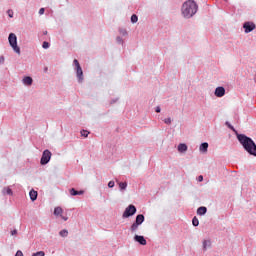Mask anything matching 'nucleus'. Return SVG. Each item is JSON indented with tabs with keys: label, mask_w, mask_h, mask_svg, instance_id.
<instances>
[{
	"label": "nucleus",
	"mask_w": 256,
	"mask_h": 256,
	"mask_svg": "<svg viewBox=\"0 0 256 256\" xmlns=\"http://www.w3.org/2000/svg\"><path fill=\"white\" fill-rule=\"evenodd\" d=\"M198 181H199V182L203 181V176L200 175V176L198 177Z\"/></svg>",
	"instance_id": "32"
},
{
	"label": "nucleus",
	"mask_w": 256,
	"mask_h": 256,
	"mask_svg": "<svg viewBox=\"0 0 256 256\" xmlns=\"http://www.w3.org/2000/svg\"><path fill=\"white\" fill-rule=\"evenodd\" d=\"M199 6L194 0H187L183 3L181 13L185 19H191L195 13H197Z\"/></svg>",
	"instance_id": "2"
},
{
	"label": "nucleus",
	"mask_w": 256,
	"mask_h": 256,
	"mask_svg": "<svg viewBox=\"0 0 256 256\" xmlns=\"http://www.w3.org/2000/svg\"><path fill=\"white\" fill-rule=\"evenodd\" d=\"M118 185H119L121 191H125V189H127V182H119Z\"/></svg>",
	"instance_id": "20"
},
{
	"label": "nucleus",
	"mask_w": 256,
	"mask_h": 256,
	"mask_svg": "<svg viewBox=\"0 0 256 256\" xmlns=\"http://www.w3.org/2000/svg\"><path fill=\"white\" fill-rule=\"evenodd\" d=\"M108 187H109L110 189H113V187H115V182H114V181H110V182L108 183Z\"/></svg>",
	"instance_id": "26"
},
{
	"label": "nucleus",
	"mask_w": 256,
	"mask_h": 256,
	"mask_svg": "<svg viewBox=\"0 0 256 256\" xmlns=\"http://www.w3.org/2000/svg\"><path fill=\"white\" fill-rule=\"evenodd\" d=\"M226 125H228L229 129L235 132V128L231 124H229V122H226Z\"/></svg>",
	"instance_id": "29"
},
{
	"label": "nucleus",
	"mask_w": 256,
	"mask_h": 256,
	"mask_svg": "<svg viewBox=\"0 0 256 256\" xmlns=\"http://www.w3.org/2000/svg\"><path fill=\"white\" fill-rule=\"evenodd\" d=\"M225 95V88L224 87H217L215 89V96L216 97H223Z\"/></svg>",
	"instance_id": "11"
},
{
	"label": "nucleus",
	"mask_w": 256,
	"mask_h": 256,
	"mask_svg": "<svg viewBox=\"0 0 256 256\" xmlns=\"http://www.w3.org/2000/svg\"><path fill=\"white\" fill-rule=\"evenodd\" d=\"M243 27L245 29V33H251V31H254L256 26L253 22H245Z\"/></svg>",
	"instance_id": "9"
},
{
	"label": "nucleus",
	"mask_w": 256,
	"mask_h": 256,
	"mask_svg": "<svg viewBox=\"0 0 256 256\" xmlns=\"http://www.w3.org/2000/svg\"><path fill=\"white\" fill-rule=\"evenodd\" d=\"M237 139L249 155L256 157V145L253 139L247 137L245 134H238Z\"/></svg>",
	"instance_id": "1"
},
{
	"label": "nucleus",
	"mask_w": 256,
	"mask_h": 256,
	"mask_svg": "<svg viewBox=\"0 0 256 256\" xmlns=\"http://www.w3.org/2000/svg\"><path fill=\"white\" fill-rule=\"evenodd\" d=\"M54 215L55 217H61L63 221H67L69 219L68 217L63 216V208L59 206L54 209Z\"/></svg>",
	"instance_id": "8"
},
{
	"label": "nucleus",
	"mask_w": 256,
	"mask_h": 256,
	"mask_svg": "<svg viewBox=\"0 0 256 256\" xmlns=\"http://www.w3.org/2000/svg\"><path fill=\"white\" fill-rule=\"evenodd\" d=\"M83 191H77L74 188L70 189V195L75 196V195H83Z\"/></svg>",
	"instance_id": "19"
},
{
	"label": "nucleus",
	"mask_w": 256,
	"mask_h": 256,
	"mask_svg": "<svg viewBox=\"0 0 256 256\" xmlns=\"http://www.w3.org/2000/svg\"><path fill=\"white\" fill-rule=\"evenodd\" d=\"M144 221H145V216L143 214L137 215L135 222L130 227L131 233H135V231L139 229V225H141Z\"/></svg>",
	"instance_id": "4"
},
{
	"label": "nucleus",
	"mask_w": 256,
	"mask_h": 256,
	"mask_svg": "<svg viewBox=\"0 0 256 256\" xmlns=\"http://www.w3.org/2000/svg\"><path fill=\"white\" fill-rule=\"evenodd\" d=\"M137 21H139V18L137 17V15L133 14V15L131 16V22H132V23H137Z\"/></svg>",
	"instance_id": "23"
},
{
	"label": "nucleus",
	"mask_w": 256,
	"mask_h": 256,
	"mask_svg": "<svg viewBox=\"0 0 256 256\" xmlns=\"http://www.w3.org/2000/svg\"><path fill=\"white\" fill-rule=\"evenodd\" d=\"M137 213V208L135 205L130 204L124 211L122 217L123 219H128V217H133Z\"/></svg>",
	"instance_id": "5"
},
{
	"label": "nucleus",
	"mask_w": 256,
	"mask_h": 256,
	"mask_svg": "<svg viewBox=\"0 0 256 256\" xmlns=\"http://www.w3.org/2000/svg\"><path fill=\"white\" fill-rule=\"evenodd\" d=\"M3 195H10L13 196V190L10 187H4L2 189Z\"/></svg>",
	"instance_id": "12"
},
{
	"label": "nucleus",
	"mask_w": 256,
	"mask_h": 256,
	"mask_svg": "<svg viewBox=\"0 0 256 256\" xmlns=\"http://www.w3.org/2000/svg\"><path fill=\"white\" fill-rule=\"evenodd\" d=\"M23 83L24 85H33V78L26 76L23 79Z\"/></svg>",
	"instance_id": "15"
},
{
	"label": "nucleus",
	"mask_w": 256,
	"mask_h": 256,
	"mask_svg": "<svg viewBox=\"0 0 256 256\" xmlns=\"http://www.w3.org/2000/svg\"><path fill=\"white\" fill-rule=\"evenodd\" d=\"M80 133H81L82 137H89V131H87V130H82Z\"/></svg>",
	"instance_id": "24"
},
{
	"label": "nucleus",
	"mask_w": 256,
	"mask_h": 256,
	"mask_svg": "<svg viewBox=\"0 0 256 256\" xmlns=\"http://www.w3.org/2000/svg\"><path fill=\"white\" fill-rule=\"evenodd\" d=\"M207 213V207L201 206L197 209V215H205Z\"/></svg>",
	"instance_id": "16"
},
{
	"label": "nucleus",
	"mask_w": 256,
	"mask_h": 256,
	"mask_svg": "<svg viewBox=\"0 0 256 256\" xmlns=\"http://www.w3.org/2000/svg\"><path fill=\"white\" fill-rule=\"evenodd\" d=\"M192 225H194V227H199V219H197V217L192 219Z\"/></svg>",
	"instance_id": "21"
},
{
	"label": "nucleus",
	"mask_w": 256,
	"mask_h": 256,
	"mask_svg": "<svg viewBox=\"0 0 256 256\" xmlns=\"http://www.w3.org/2000/svg\"><path fill=\"white\" fill-rule=\"evenodd\" d=\"M207 249H211V240H204L203 241V250L207 251Z\"/></svg>",
	"instance_id": "14"
},
{
	"label": "nucleus",
	"mask_w": 256,
	"mask_h": 256,
	"mask_svg": "<svg viewBox=\"0 0 256 256\" xmlns=\"http://www.w3.org/2000/svg\"><path fill=\"white\" fill-rule=\"evenodd\" d=\"M74 65L76 67V75L79 83H83V69L81 68V64H79V60L74 59Z\"/></svg>",
	"instance_id": "6"
},
{
	"label": "nucleus",
	"mask_w": 256,
	"mask_h": 256,
	"mask_svg": "<svg viewBox=\"0 0 256 256\" xmlns=\"http://www.w3.org/2000/svg\"><path fill=\"white\" fill-rule=\"evenodd\" d=\"M178 151L180 153H185V151H187V145L186 144H179L178 145Z\"/></svg>",
	"instance_id": "18"
},
{
	"label": "nucleus",
	"mask_w": 256,
	"mask_h": 256,
	"mask_svg": "<svg viewBox=\"0 0 256 256\" xmlns=\"http://www.w3.org/2000/svg\"><path fill=\"white\" fill-rule=\"evenodd\" d=\"M11 235H17V230H13V231L11 232Z\"/></svg>",
	"instance_id": "33"
},
{
	"label": "nucleus",
	"mask_w": 256,
	"mask_h": 256,
	"mask_svg": "<svg viewBox=\"0 0 256 256\" xmlns=\"http://www.w3.org/2000/svg\"><path fill=\"white\" fill-rule=\"evenodd\" d=\"M8 41L13 51H15V53H17L18 55H21V48H19V46L17 45V35H15V33H10Z\"/></svg>",
	"instance_id": "3"
},
{
	"label": "nucleus",
	"mask_w": 256,
	"mask_h": 256,
	"mask_svg": "<svg viewBox=\"0 0 256 256\" xmlns=\"http://www.w3.org/2000/svg\"><path fill=\"white\" fill-rule=\"evenodd\" d=\"M156 113H161V108L160 107L156 108Z\"/></svg>",
	"instance_id": "31"
},
{
	"label": "nucleus",
	"mask_w": 256,
	"mask_h": 256,
	"mask_svg": "<svg viewBox=\"0 0 256 256\" xmlns=\"http://www.w3.org/2000/svg\"><path fill=\"white\" fill-rule=\"evenodd\" d=\"M164 123H166V125H171V118L164 119Z\"/></svg>",
	"instance_id": "27"
},
{
	"label": "nucleus",
	"mask_w": 256,
	"mask_h": 256,
	"mask_svg": "<svg viewBox=\"0 0 256 256\" xmlns=\"http://www.w3.org/2000/svg\"><path fill=\"white\" fill-rule=\"evenodd\" d=\"M7 14L11 19H13V10H8Z\"/></svg>",
	"instance_id": "28"
},
{
	"label": "nucleus",
	"mask_w": 256,
	"mask_h": 256,
	"mask_svg": "<svg viewBox=\"0 0 256 256\" xmlns=\"http://www.w3.org/2000/svg\"><path fill=\"white\" fill-rule=\"evenodd\" d=\"M59 235H60L61 237H67V236L69 235V231H67V230H61V231L59 232Z\"/></svg>",
	"instance_id": "22"
},
{
	"label": "nucleus",
	"mask_w": 256,
	"mask_h": 256,
	"mask_svg": "<svg viewBox=\"0 0 256 256\" xmlns=\"http://www.w3.org/2000/svg\"><path fill=\"white\" fill-rule=\"evenodd\" d=\"M44 35H47V31L44 32Z\"/></svg>",
	"instance_id": "35"
},
{
	"label": "nucleus",
	"mask_w": 256,
	"mask_h": 256,
	"mask_svg": "<svg viewBox=\"0 0 256 256\" xmlns=\"http://www.w3.org/2000/svg\"><path fill=\"white\" fill-rule=\"evenodd\" d=\"M43 49H49V42L44 41L42 44Z\"/></svg>",
	"instance_id": "25"
},
{
	"label": "nucleus",
	"mask_w": 256,
	"mask_h": 256,
	"mask_svg": "<svg viewBox=\"0 0 256 256\" xmlns=\"http://www.w3.org/2000/svg\"><path fill=\"white\" fill-rule=\"evenodd\" d=\"M207 149H209V144L207 142H204L200 145V151L202 153H207Z\"/></svg>",
	"instance_id": "13"
},
{
	"label": "nucleus",
	"mask_w": 256,
	"mask_h": 256,
	"mask_svg": "<svg viewBox=\"0 0 256 256\" xmlns=\"http://www.w3.org/2000/svg\"><path fill=\"white\" fill-rule=\"evenodd\" d=\"M49 161H51V151L49 150H44L40 163L41 165H47V163H49Z\"/></svg>",
	"instance_id": "7"
},
{
	"label": "nucleus",
	"mask_w": 256,
	"mask_h": 256,
	"mask_svg": "<svg viewBox=\"0 0 256 256\" xmlns=\"http://www.w3.org/2000/svg\"><path fill=\"white\" fill-rule=\"evenodd\" d=\"M45 13V8H41L40 10H39V15H43Z\"/></svg>",
	"instance_id": "30"
},
{
	"label": "nucleus",
	"mask_w": 256,
	"mask_h": 256,
	"mask_svg": "<svg viewBox=\"0 0 256 256\" xmlns=\"http://www.w3.org/2000/svg\"><path fill=\"white\" fill-rule=\"evenodd\" d=\"M29 195H30V199H31V201H37V191H35V190H31L30 192H29Z\"/></svg>",
	"instance_id": "17"
},
{
	"label": "nucleus",
	"mask_w": 256,
	"mask_h": 256,
	"mask_svg": "<svg viewBox=\"0 0 256 256\" xmlns=\"http://www.w3.org/2000/svg\"><path fill=\"white\" fill-rule=\"evenodd\" d=\"M4 59L0 57V63H3Z\"/></svg>",
	"instance_id": "34"
},
{
	"label": "nucleus",
	"mask_w": 256,
	"mask_h": 256,
	"mask_svg": "<svg viewBox=\"0 0 256 256\" xmlns=\"http://www.w3.org/2000/svg\"><path fill=\"white\" fill-rule=\"evenodd\" d=\"M134 241H137V243H140V245H147V240H145V237L143 236L135 235Z\"/></svg>",
	"instance_id": "10"
}]
</instances>
